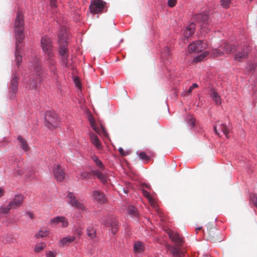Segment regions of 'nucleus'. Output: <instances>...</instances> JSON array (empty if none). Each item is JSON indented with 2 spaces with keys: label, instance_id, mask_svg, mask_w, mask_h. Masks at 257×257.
<instances>
[{
  "label": "nucleus",
  "instance_id": "f257e3e1",
  "mask_svg": "<svg viewBox=\"0 0 257 257\" xmlns=\"http://www.w3.org/2000/svg\"><path fill=\"white\" fill-rule=\"evenodd\" d=\"M24 31V17L22 12L19 11L17 13L14 26V31L16 39L15 58L16 62L18 67L22 61L21 51L22 49V43L25 38Z\"/></svg>",
  "mask_w": 257,
  "mask_h": 257
},
{
  "label": "nucleus",
  "instance_id": "f03ea898",
  "mask_svg": "<svg viewBox=\"0 0 257 257\" xmlns=\"http://www.w3.org/2000/svg\"><path fill=\"white\" fill-rule=\"evenodd\" d=\"M32 64L33 76L30 79V83L29 88L31 90L36 89L38 88L39 84H40L44 76V71L41 67L40 60L37 58H35Z\"/></svg>",
  "mask_w": 257,
  "mask_h": 257
},
{
  "label": "nucleus",
  "instance_id": "7ed1b4c3",
  "mask_svg": "<svg viewBox=\"0 0 257 257\" xmlns=\"http://www.w3.org/2000/svg\"><path fill=\"white\" fill-rule=\"evenodd\" d=\"M167 233L171 240L176 244V245L171 246L169 250L172 253L173 257H183L185 255V252L180 249L178 246L182 245L183 242V238L180 235L173 231L169 230Z\"/></svg>",
  "mask_w": 257,
  "mask_h": 257
},
{
  "label": "nucleus",
  "instance_id": "20e7f679",
  "mask_svg": "<svg viewBox=\"0 0 257 257\" xmlns=\"http://www.w3.org/2000/svg\"><path fill=\"white\" fill-rule=\"evenodd\" d=\"M60 46L59 48V54L61 57V60L62 64L66 67H69L68 57L69 50L67 48V41H65V38L60 35Z\"/></svg>",
  "mask_w": 257,
  "mask_h": 257
},
{
  "label": "nucleus",
  "instance_id": "39448f33",
  "mask_svg": "<svg viewBox=\"0 0 257 257\" xmlns=\"http://www.w3.org/2000/svg\"><path fill=\"white\" fill-rule=\"evenodd\" d=\"M195 19L200 24L201 29L206 33H208L213 26L207 14H198L196 15Z\"/></svg>",
  "mask_w": 257,
  "mask_h": 257
},
{
  "label": "nucleus",
  "instance_id": "423d86ee",
  "mask_svg": "<svg viewBox=\"0 0 257 257\" xmlns=\"http://www.w3.org/2000/svg\"><path fill=\"white\" fill-rule=\"evenodd\" d=\"M207 227L208 240L212 242H220L222 240L220 232L215 226L208 223Z\"/></svg>",
  "mask_w": 257,
  "mask_h": 257
},
{
  "label": "nucleus",
  "instance_id": "0eeeda50",
  "mask_svg": "<svg viewBox=\"0 0 257 257\" xmlns=\"http://www.w3.org/2000/svg\"><path fill=\"white\" fill-rule=\"evenodd\" d=\"M45 125L49 128L57 127L58 122V116L53 111H47L45 114Z\"/></svg>",
  "mask_w": 257,
  "mask_h": 257
},
{
  "label": "nucleus",
  "instance_id": "6e6552de",
  "mask_svg": "<svg viewBox=\"0 0 257 257\" xmlns=\"http://www.w3.org/2000/svg\"><path fill=\"white\" fill-rule=\"evenodd\" d=\"M106 3L102 0H93L89 6L91 13L98 14L104 12Z\"/></svg>",
  "mask_w": 257,
  "mask_h": 257
},
{
  "label": "nucleus",
  "instance_id": "1a4fd4ad",
  "mask_svg": "<svg viewBox=\"0 0 257 257\" xmlns=\"http://www.w3.org/2000/svg\"><path fill=\"white\" fill-rule=\"evenodd\" d=\"M41 45L43 51L47 56H51L53 52V45L51 40L46 36L42 37L41 40Z\"/></svg>",
  "mask_w": 257,
  "mask_h": 257
},
{
  "label": "nucleus",
  "instance_id": "9d476101",
  "mask_svg": "<svg viewBox=\"0 0 257 257\" xmlns=\"http://www.w3.org/2000/svg\"><path fill=\"white\" fill-rule=\"evenodd\" d=\"M207 47L206 42L204 41H196L188 46L189 52L199 53L204 50Z\"/></svg>",
  "mask_w": 257,
  "mask_h": 257
},
{
  "label": "nucleus",
  "instance_id": "9b49d317",
  "mask_svg": "<svg viewBox=\"0 0 257 257\" xmlns=\"http://www.w3.org/2000/svg\"><path fill=\"white\" fill-rule=\"evenodd\" d=\"M67 197L69 199L68 202L71 206L81 211H83L85 209L84 205L76 199L73 193L68 192Z\"/></svg>",
  "mask_w": 257,
  "mask_h": 257
},
{
  "label": "nucleus",
  "instance_id": "f8f14e48",
  "mask_svg": "<svg viewBox=\"0 0 257 257\" xmlns=\"http://www.w3.org/2000/svg\"><path fill=\"white\" fill-rule=\"evenodd\" d=\"M53 174L57 181L62 182L65 177V172L60 165H55L53 168Z\"/></svg>",
  "mask_w": 257,
  "mask_h": 257
},
{
  "label": "nucleus",
  "instance_id": "ddd939ff",
  "mask_svg": "<svg viewBox=\"0 0 257 257\" xmlns=\"http://www.w3.org/2000/svg\"><path fill=\"white\" fill-rule=\"evenodd\" d=\"M103 224L106 227L110 226L112 233L114 234L118 230V222L114 217H109L104 221Z\"/></svg>",
  "mask_w": 257,
  "mask_h": 257
},
{
  "label": "nucleus",
  "instance_id": "4468645a",
  "mask_svg": "<svg viewBox=\"0 0 257 257\" xmlns=\"http://www.w3.org/2000/svg\"><path fill=\"white\" fill-rule=\"evenodd\" d=\"M18 77L16 75H14L10 85V97L12 98L14 96V95L16 94L18 89Z\"/></svg>",
  "mask_w": 257,
  "mask_h": 257
},
{
  "label": "nucleus",
  "instance_id": "2eb2a0df",
  "mask_svg": "<svg viewBox=\"0 0 257 257\" xmlns=\"http://www.w3.org/2000/svg\"><path fill=\"white\" fill-rule=\"evenodd\" d=\"M90 139L91 143L95 146L98 149L102 150L103 149V146L102 143L99 141L98 137L93 132L89 134Z\"/></svg>",
  "mask_w": 257,
  "mask_h": 257
},
{
  "label": "nucleus",
  "instance_id": "dca6fc26",
  "mask_svg": "<svg viewBox=\"0 0 257 257\" xmlns=\"http://www.w3.org/2000/svg\"><path fill=\"white\" fill-rule=\"evenodd\" d=\"M23 201V196L22 195H18L9 203V204L12 209H16L22 204Z\"/></svg>",
  "mask_w": 257,
  "mask_h": 257
},
{
  "label": "nucleus",
  "instance_id": "f3484780",
  "mask_svg": "<svg viewBox=\"0 0 257 257\" xmlns=\"http://www.w3.org/2000/svg\"><path fill=\"white\" fill-rule=\"evenodd\" d=\"M220 47L223 51L226 54L233 53L236 51L235 46L227 42L223 43Z\"/></svg>",
  "mask_w": 257,
  "mask_h": 257
},
{
  "label": "nucleus",
  "instance_id": "a211bd4d",
  "mask_svg": "<svg viewBox=\"0 0 257 257\" xmlns=\"http://www.w3.org/2000/svg\"><path fill=\"white\" fill-rule=\"evenodd\" d=\"M93 197L94 199L99 203H104L106 200L104 194L102 192L98 190L93 192Z\"/></svg>",
  "mask_w": 257,
  "mask_h": 257
},
{
  "label": "nucleus",
  "instance_id": "6ab92c4d",
  "mask_svg": "<svg viewBox=\"0 0 257 257\" xmlns=\"http://www.w3.org/2000/svg\"><path fill=\"white\" fill-rule=\"evenodd\" d=\"M195 25L194 23L189 24L184 31V36L186 38H188L191 36L195 32Z\"/></svg>",
  "mask_w": 257,
  "mask_h": 257
},
{
  "label": "nucleus",
  "instance_id": "aec40b11",
  "mask_svg": "<svg viewBox=\"0 0 257 257\" xmlns=\"http://www.w3.org/2000/svg\"><path fill=\"white\" fill-rule=\"evenodd\" d=\"M92 172L93 173V175L97 176V178L102 183L105 184L107 183L108 176L106 174H103L98 170L92 171Z\"/></svg>",
  "mask_w": 257,
  "mask_h": 257
},
{
  "label": "nucleus",
  "instance_id": "412c9836",
  "mask_svg": "<svg viewBox=\"0 0 257 257\" xmlns=\"http://www.w3.org/2000/svg\"><path fill=\"white\" fill-rule=\"evenodd\" d=\"M59 222H61L62 225V226L63 227H67L68 225V222L67 219L63 216H57L51 220V223L58 224Z\"/></svg>",
  "mask_w": 257,
  "mask_h": 257
},
{
  "label": "nucleus",
  "instance_id": "4be33fe9",
  "mask_svg": "<svg viewBox=\"0 0 257 257\" xmlns=\"http://www.w3.org/2000/svg\"><path fill=\"white\" fill-rule=\"evenodd\" d=\"M210 96L215 102L216 104H220L221 103L220 96L214 89H211L210 90Z\"/></svg>",
  "mask_w": 257,
  "mask_h": 257
},
{
  "label": "nucleus",
  "instance_id": "5701e85b",
  "mask_svg": "<svg viewBox=\"0 0 257 257\" xmlns=\"http://www.w3.org/2000/svg\"><path fill=\"white\" fill-rule=\"evenodd\" d=\"M53 56L54 54L52 53V55L51 56H48L47 63L49 66L50 70L55 74L56 70L55 66L56 61L53 58Z\"/></svg>",
  "mask_w": 257,
  "mask_h": 257
},
{
  "label": "nucleus",
  "instance_id": "b1692460",
  "mask_svg": "<svg viewBox=\"0 0 257 257\" xmlns=\"http://www.w3.org/2000/svg\"><path fill=\"white\" fill-rule=\"evenodd\" d=\"M75 239V237L73 236H69L63 237L60 241L61 246H64L65 245H69L70 243L73 242Z\"/></svg>",
  "mask_w": 257,
  "mask_h": 257
},
{
  "label": "nucleus",
  "instance_id": "393cba45",
  "mask_svg": "<svg viewBox=\"0 0 257 257\" xmlns=\"http://www.w3.org/2000/svg\"><path fill=\"white\" fill-rule=\"evenodd\" d=\"M128 214L132 217H137L138 216L139 213L137 209L134 206L130 205L127 209Z\"/></svg>",
  "mask_w": 257,
  "mask_h": 257
},
{
  "label": "nucleus",
  "instance_id": "a878e982",
  "mask_svg": "<svg viewBox=\"0 0 257 257\" xmlns=\"http://www.w3.org/2000/svg\"><path fill=\"white\" fill-rule=\"evenodd\" d=\"M247 56V52L244 49L241 52H238L234 56V59L238 61H241L242 59H245Z\"/></svg>",
  "mask_w": 257,
  "mask_h": 257
},
{
  "label": "nucleus",
  "instance_id": "bb28decb",
  "mask_svg": "<svg viewBox=\"0 0 257 257\" xmlns=\"http://www.w3.org/2000/svg\"><path fill=\"white\" fill-rule=\"evenodd\" d=\"M18 140L20 142L21 148L25 151H28L29 148L26 141L21 136L18 137Z\"/></svg>",
  "mask_w": 257,
  "mask_h": 257
},
{
  "label": "nucleus",
  "instance_id": "cd10ccee",
  "mask_svg": "<svg viewBox=\"0 0 257 257\" xmlns=\"http://www.w3.org/2000/svg\"><path fill=\"white\" fill-rule=\"evenodd\" d=\"M144 249L145 247L142 242L139 241L134 244V250L135 252H142Z\"/></svg>",
  "mask_w": 257,
  "mask_h": 257
},
{
  "label": "nucleus",
  "instance_id": "c85d7f7f",
  "mask_svg": "<svg viewBox=\"0 0 257 257\" xmlns=\"http://www.w3.org/2000/svg\"><path fill=\"white\" fill-rule=\"evenodd\" d=\"M87 234L91 238H94L96 237V229L92 226H89L87 228Z\"/></svg>",
  "mask_w": 257,
  "mask_h": 257
},
{
  "label": "nucleus",
  "instance_id": "c756f323",
  "mask_svg": "<svg viewBox=\"0 0 257 257\" xmlns=\"http://www.w3.org/2000/svg\"><path fill=\"white\" fill-rule=\"evenodd\" d=\"M49 232V231L48 230L40 229V230H39L38 233L35 235V236L38 238L46 237L48 236Z\"/></svg>",
  "mask_w": 257,
  "mask_h": 257
},
{
  "label": "nucleus",
  "instance_id": "7c9ffc66",
  "mask_svg": "<svg viewBox=\"0 0 257 257\" xmlns=\"http://www.w3.org/2000/svg\"><path fill=\"white\" fill-rule=\"evenodd\" d=\"M93 160L95 163L96 165L101 170H103L105 168L104 165L102 162L98 159L96 156L93 157Z\"/></svg>",
  "mask_w": 257,
  "mask_h": 257
},
{
  "label": "nucleus",
  "instance_id": "2f4dec72",
  "mask_svg": "<svg viewBox=\"0 0 257 257\" xmlns=\"http://www.w3.org/2000/svg\"><path fill=\"white\" fill-rule=\"evenodd\" d=\"M219 129L223 133V134L228 138V135L229 133V129L228 126L222 123L219 125Z\"/></svg>",
  "mask_w": 257,
  "mask_h": 257
},
{
  "label": "nucleus",
  "instance_id": "473e14b6",
  "mask_svg": "<svg viewBox=\"0 0 257 257\" xmlns=\"http://www.w3.org/2000/svg\"><path fill=\"white\" fill-rule=\"evenodd\" d=\"M46 246L44 242H40L35 245V251L36 252H40Z\"/></svg>",
  "mask_w": 257,
  "mask_h": 257
},
{
  "label": "nucleus",
  "instance_id": "72a5a7b5",
  "mask_svg": "<svg viewBox=\"0 0 257 257\" xmlns=\"http://www.w3.org/2000/svg\"><path fill=\"white\" fill-rule=\"evenodd\" d=\"M3 241L5 243H12L14 241V238L11 235L7 234L5 236Z\"/></svg>",
  "mask_w": 257,
  "mask_h": 257
},
{
  "label": "nucleus",
  "instance_id": "f704fd0d",
  "mask_svg": "<svg viewBox=\"0 0 257 257\" xmlns=\"http://www.w3.org/2000/svg\"><path fill=\"white\" fill-rule=\"evenodd\" d=\"M92 174H93V173L92 172V171L83 172L80 174V175L82 179H86L87 178H89Z\"/></svg>",
  "mask_w": 257,
  "mask_h": 257
},
{
  "label": "nucleus",
  "instance_id": "c9c22d12",
  "mask_svg": "<svg viewBox=\"0 0 257 257\" xmlns=\"http://www.w3.org/2000/svg\"><path fill=\"white\" fill-rule=\"evenodd\" d=\"M12 209V208H11V206H10V204H9L6 206H2L0 208V212L2 213L7 214Z\"/></svg>",
  "mask_w": 257,
  "mask_h": 257
},
{
  "label": "nucleus",
  "instance_id": "e433bc0d",
  "mask_svg": "<svg viewBox=\"0 0 257 257\" xmlns=\"http://www.w3.org/2000/svg\"><path fill=\"white\" fill-rule=\"evenodd\" d=\"M60 35L62 37L65 38V41H67V34L65 30V29L64 28H62L60 29L59 35H58V38H59V43H60Z\"/></svg>",
  "mask_w": 257,
  "mask_h": 257
},
{
  "label": "nucleus",
  "instance_id": "4c0bfd02",
  "mask_svg": "<svg viewBox=\"0 0 257 257\" xmlns=\"http://www.w3.org/2000/svg\"><path fill=\"white\" fill-rule=\"evenodd\" d=\"M208 55V52L207 51L204 52L202 54L198 56L196 58L195 61L196 62H199L202 61L203 59H204L207 55Z\"/></svg>",
  "mask_w": 257,
  "mask_h": 257
},
{
  "label": "nucleus",
  "instance_id": "58836bf2",
  "mask_svg": "<svg viewBox=\"0 0 257 257\" xmlns=\"http://www.w3.org/2000/svg\"><path fill=\"white\" fill-rule=\"evenodd\" d=\"M161 53L163 57H168L170 55V51L168 47H164Z\"/></svg>",
  "mask_w": 257,
  "mask_h": 257
},
{
  "label": "nucleus",
  "instance_id": "ea45409f",
  "mask_svg": "<svg viewBox=\"0 0 257 257\" xmlns=\"http://www.w3.org/2000/svg\"><path fill=\"white\" fill-rule=\"evenodd\" d=\"M223 53L220 51V50L218 49H215L212 52L211 55L213 57H217L223 55Z\"/></svg>",
  "mask_w": 257,
  "mask_h": 257
},
{
  "label": "nucleus",
  "instance_id": "a19ab883",
  "mask_svg": "<svg viewBox=\"0 0 257 257\" xmlns=\"http://www.w3.org/2000/svg\"><path fill=\"white\" fill-rule=\"evenodd\" d=\"M231 0H221V6L225 9L228 8L230 6Z\"/></svg>",
  "mask_w": 257,
  "mask_h": 257
},
{
  "label": "nucleus",
  "instance_id": "79ce46f5",
  "mask_svg": "<svg viewBox=\"0 0 257 257\" xmlns=\"http://www.w3.org/2000/svg\"><path fill=\"white\" fill-rule=\"evenodd\" d=\"M187 122L191 127H193L195 125V119L191 116H188L186 119Z\"/></svg>",
  "mask_w": 257,
  "mask_h": 257
},
{
  "label": "nucleus",
  "instance_id": "37998d69",
  "mask_svg": "<svg viewBox=\"0 0 257 257\" xmlns=\"http://www.w3.org/2000/svg\"><path fill=\"white\" fill-rule=\"evenodd\" d=\"M139 156L140 158L145 161H149V157L146 155V154L144 152H141L139 153Z\"/></svg>",
  "mask_w": 257,
  "mask_h": 257
},
{
  "label": "nucleus",
  "instance_id": "c03bdc74",
  "mask_svg": "<svg viewBox=\"0 0 257 257\" xmlns=\"http://www.w3.org/2000/svg\"><path fill=\"white\" fill-rule=\"evenodd\" d=\"M143 195L149 200V201H151L152 200V197L151 196L150 194L146 190L143 189Z\"/></svg>",
  "mask_w": 257,
  "mask_h": 257
},
{
  "label": "nucleus",
  "instance_id": "a18cd8bd",
  "mask_svg": "<svg viewBox=\"0 0 257 257\" xmlns=\"http://www.w3.org/2000/svg\"><path fill=\"white\" fill-rule=\"evenodd\" d=\"M91 127L97 133H100L99 128L96 126L95 123L93 121H90Z\"/></svg>",
  "mask_w": 257,
  "mask_h": 257
},
{
  "label": "nucleus",
  "instance_id": "49530a36",
  "mask_svg": "<svg viewBox=\"0 0 257 257\" xmlns=\"http://www.w3.org/2000/svg\"><path fill=\"white\" fill-rule=\"evenodd\" d=\"M251 201L253 203L254 206L257 207V195L255 194L252 195L250 197Z\"/></svg>",
  "mask_w": 257,
  "mask_h": 257
},
{
  "label": "nucleus",
  "instance_id": "de8ad7c7",
  "mask_svg": "<svg viewBox=\"0 0 257 257\" xmlns=\"http://www.w3.org/2000/svg\"><path fill=\"white\" fill-rule=\"evenodd\" d=\"M46 257H55L57 255V252L54 251H48L46 252Z\"/></svg>",
  "mask_w": 257,
  "mask_h": 257
},
{
  "label": "nucleus",
  "instance_id": "09e8293b",
  "mask_svg": "<svg viewBox=\"0 0 257 257\" xmlns=\"http://www.w3.org/2000/svg\"><path fill=\"white\" fill-rule=\"evenodd\" d=\"M198 85L196 84V83H193L189 88V89L188 90V91L186 92V93L187 94H190L193 89H194L195 88H197L198 87Z\"/></svg>",
  "mask_w": 257,
  "mask_h": 257
},
{
  "label": "nucleus",
  "instance_id": "8fccbe9b",
  "mask_svg": "<svg viewBox=\"0 0 257 257\" xmlns=\"http://www.w3.org/2000/svg\"><path fill=\"white\" fill-rule=\"evenodd\" d=\"M99 130L100 133H98L99 135H106V132L104 129V128L101 125L100 128H99Z\"/></svg>",
  "mask_w": 257,
  "mask_h": 257
},
{
  "label": "nucleus",
  "instance_id": "3c124183",
  "mask_svg": "<svg viewBox=\"0 0 257 257\" xmlns=\"http://www.w3.org/2000/svg\"><path fill=\"white\" fill-rule=\"evenodd\" d=\"M176 0H168V4L170 7H173L176 4Z\"/></svg>",
  "mask_w": 257,
  "mask_h": 257
},
{
  "label": "nucleus",
  "instance_id": "603ef678",
  "mask_svg": "<svg viewBox=\"0 0 257 257\" xmlns=\"http://www.w3.org/2000/svg\"><path fill=\"white\" fill-rule=\"evenodd\" d=\"M50 4L51 8H56L57 7L56 0H50Z\"/></svg>",
  "mask_w": 257,
  "mask_h": 257
},
{
  "label": "nucleus",
  "instance_id": "864d4df0",
  "mask_svg": "<svg viewBox=\"0 0 257 257\" xmlns=\"http://www.w3.org/2000/svg\"><path fill=\"white\" fill-rule=\"evenodd\" d=\"M23 174V172L21 170H16L15 169L14 171V174L15 175H21Z\"/></svg>",
  "mask_w": 257,
  "mask_h": 257
},
{
  "label": "nucleus",
  "instance_id": "5fc2aeb1",
  "mask_svg": "<svg viewBox=\"0 0 257 257\" xmlns=\"http://www.w3.org/2000/svg\"><path fill=\"white\" fill-rule=\"evenodd\" d=\"M33 174H34L33 171L32 170V171H29L28 172V174L26 175V176H27V178L30 179L31 177H32Z\"/></svg>",
  "mask_w": 257,
  "mask_h": 257
},
{
  "label": "nucleus",
  "instance_id": "6e6d98bb",
  "mask_svg": "<svg viewBox=\"0 0 257 257\" xmlns=\"http://www.w3.org/2000/svg\"><path fill=\"white\" fill-rule=\"evenodd\" d=\"M150 204H151V205L154 207V208H157V204L155 202V201L153 200V199L152 198V200L151 201H149Z\"/></svg>",
  "mask_w": 257,
  "mask_h": 257
},
{
  "label": "nucleus",
  "instance_id": "4d7b16f0",
  "mask_svg": "<svg viewBox=\"0 0 257 257\" xmlns=\"http://www.w3.org/2000/svg\"><path fill=\"white\" fill-rule=\"evenodd\" d=\"M118 151L119 153L122 155V156H126V154L125 152H124V150L122 148H119L118 149Z\"/></svg>",
  "mask_w": 257,
  "mask_h": 257
},
{
  "label": "nucleus",
  "instance_id": "13d9d810",
  "mask_svg": "<svg viewBox=\"0 0 257 257\" xmlns=\"http://www.w3.org/2000/svg\"><path fill=\"white\" fill-rule=\"evenodd\" d=\"M28 215L31 219H33L34 218V214H33V213L29 212H28Z\"/></svg>",
  "mask_w": 257,
  "mask_h": 257
},
{
  "label": "nucleus",
  "instance_id": "bf43d9fd",
  "mask_svg": "<svg viewBox=\"0 0 257 257\" xmlns=\"http://www.w3.org/2000/svg\"><path fill=\"white\" fill-rule=\"evenodd\" d=\"M213 129H214V131L216 135H219V133H218V131H217V127H216V126H213Z\"/></svg>",
  "mask_w": 257,
  "mask_h": 257
},
{
  "label": "nucleus",
  "instance_id": "052dcab7",
  "mask_svg": "<svg viewBox=\"0 0 257 257\" xmlns=\"http://www.w3.org/2000/svg\"><path fill=\"white\" fill-rule=\"evenodd\" d=\"M75 84H76V86L77 87H80V84L79 81H76V80H75Z\"/></svg>",
  "mask_w": 257,
  "mask_h": 257
},
{
  "label": "nucleus",
  "instance_id": "680f3d73",
  "mask_svg": "<svg viewBox=\"0 0 257 257\" xmlns=\"http://www.w3.org/2000/svg\"><path fill=\"white\" fill-rule=\"evenodd\" d=\"M143 186H145L146 188H147L149 189H150L151 188V186L149 184H144Z\"/></svg>",
  "mask_w": 257,
  "mask_h": 257
},
{
  "label": "nucleus",
  "instance_id": "e2e57ef3",
  "mask_svg": "<svg viewBox=\"0 0 257 257\" xmlns=\"http://www.w3.org/2000/svg\"><path fill=\"white\" fill-rule=\"evenodd\" d=\"M4 190L2 189V188H0V197H1L3 194H4Z\"/></svg>",
  "mask_w": 257,
  "mask_h": 257
},
{
  "label": "nucleus",
  "instance_id": "0e129e2a",
  "mask_svg": "<svg viewBox=\"0 0 257 257\" xmlns=\"http://www.w3.org/2000/svg\"><path fill=\"white\" fill-rule=\"evenodd\" d=\"M201 229H202V227H196V228H195V230H196V233H198V230H201Z\"/></svg>",
  "mask_w": 257,
  "mask_h": 257
},
{
  "label": "nucleus",
  "instance_id": "69168bd1",
  "mask_svg": "<svg viewBox=\"0 0 257 257\" xmlns=\"http://www.w3.org/2000/svg\"><path fill=\"white\" fill-rule=\"evenodd\" d=\"M77 234L80 236L82 234V232L81 230H78L77 231Z\"/></svg>",
  "mask_w": 257,
  "mask_h": 257
}]
</instances>
